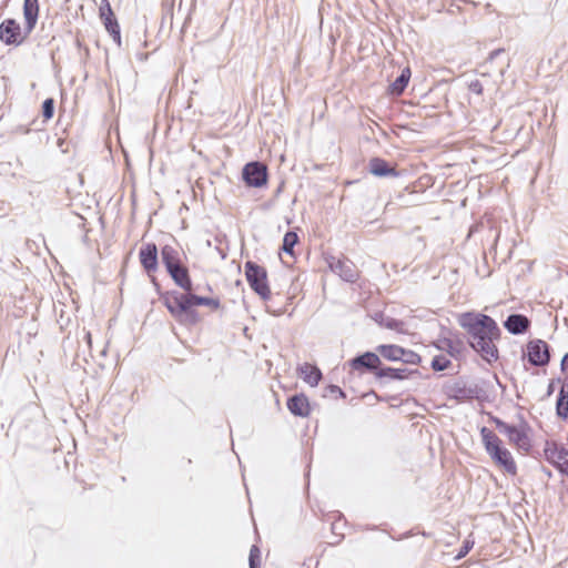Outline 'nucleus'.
<instances>
[{
  "label": "nucleus",
  "instance_id": "21",
  "mask_svg": "<svg viewBox=\"0 0 568 568\" xmlns=\"http://www.w3.org/2000/svg\"><path fill=\"white\" fill-rule=\"evenodd\" d=\"M565 453H568V449H566L561 445H558L556 443L546 444V462H568V456H566Z\"/></svg>",
  "mask_w": 568,
  "mask_h": 568
},
{
  "label": "nucleus",
  "instance_id": "14",
  "mask_svg": "<svg viewBox=\"0 0 568 568\" xmlns=\"http://www.w3.org/2000/svg\"><path fill=\"white\" fill-rule=\"evenodd\" d=\"M420 376L417 368L390 367L382 364L381 369L376 372V379L382 383L389 381H406Z\"/></svg>",
  "mask_w": 568,
  "mask_h": 568
},
{
  "label": "nucleus",
  "instance_id": "3",
  "mask_svg": "<svg viewBox=\"0 0 568 568\" xmlns=\"http://www.w3.org/2000/svg\"><path fill=\"white\" fill-rule=\"evenodd\" d=\"M23 29L13 18H7L0 23V41L10 47H20L36 29L39 19V0H24L22 6Z\"/></svg>",
  "mask_w": 568,
  "mask_h": 568
},
{
  "label": "nucleus",
  "instance_id": "26",
  "mask_svg": "<svg viewBox=\"0 0 568 568\" xmlns=\"http://www.w3.org/2000/svg\"><path fill=\"white\" fill-rule=\"evenodd\" d=\"M436 346L438 349L447 352L453 357H456L460 352L450 338L439 339Z\"/></svg>",
  "mask_w": 568,
  "mask_h": 568
},
{
  "label": "nucleus",
  "instance_id": "40",
  "mask_svg": "<svg viewBox=\"0 0 568 568\" xmlns=\"http://www.w3.org/2000/svg\"><path fill=\"white\" fill-rule=\"evenodd\" d=\"M368 396H374L375 398L378 397L377 394L374 390H371V392L364 394V397H368Z\"/></svg>",
  "mask_w": 568,
  "mask_h": 568
},
{
  "label": "nucleus",
  "instance_id": "17",
  "mask_svg": "<svg viewBox=\"0 0 568 568\" xmlns=\"http://www.w3.org/2000/svg\"><path fill=\"white\" fill-rule=\"evenodd\" d=\"M368 171L378 178L398 176V172L396 171L395 166H393L388 161L378 156L372 158L369 160Z\"/></svg>",
  "mask_w": 568,
  "mask_h": 568
},
{
  "label": "nucleus",
  "instance_id": "19",
  "mask_svg": "<svg viewBox=\"0 0 568 568\" xmlns=\"http://www.w3.org/2000/svg\"><path fill=\"white\" fill-rule=\"evenodd\" d=\"M410 75L409 67L404 68L400 74L388 85V93L394 97L402 95L409 83Z\"/></svg>",
  "mask_w": 568,
  "mask_h": 568
},
{
  "label": "nucleus",
  "instance_id": "42",
  "mask_svg": "<svg viewBox=\"0 0 568 568\" xmlns=\"http://www.w3.org/2000/svg\"><path fill=\"white\" fill-rule=\"evenodd\" d=\"M11 0H4V2L2 3V6L0 7V11L3 10L10 2Z\"/></svg>",
  "mask_w": 568,
  "mask_h": 568
},
{
  "label": "nucleus",
  "instance_id": "35",
  "mask_svg": "<svg viewBox=\"0 0 568 568\" xmlns=\"http://www.w3.org/2000/svg\"><path fill=\"white\" fill-rule=\"evenodd\" d=\"M560 369L562 373H566L568 371V352L561 358Z\"/></svg>",
  "mask_w": 568,
  "mask_h": 568
},
{
  "label": "nucleus",
  "instance_id": "22",
  "mask_svg": "<svg viewBox=\"0 0 568 568\" xmlns=\"http://www.w3.org/2000/svg\"><path fill=\"white\" fill-rule=\"evenodd\" d=\"M400 347L396 344H381L376 346V353L379 357H383L389 362H399Z\"/></svg>",
  "mask_w": 568,
  "mask_h": 568
},
{
  "label": "nucleus",
  "instance_id": "12",
  "mask_svg": "<svg viewBox=\"0 0 568 568\" xmlns=\"http://www.w3.org/2000/svg\"><path fill=\"white\" fill-rule=\"evenodd\" d=\"M325 261L329 270L347 283H355L359 277L357 266L347 257L328 255Z\"/></svg>",
  "mask_w": 568,
  "mask_h": 568
},
{
  "label": "nucleus",
  "instance_id": "8",
  "mask_svg": "<svg viewBox=\"0 0 568 568\" xmlns=\"http://www.w3.org/2000/svg\"><path fill=\"white\" fill-rule=\"evenodd\" d=\"M523 358H527L531 366L545 367L550 363L551 348L542 339L535 338L526 344Z\"/></svg>",
  "mask_w": 568,
  "mask_h": 568
},
{
  "label": "nucleus",
  "instance_id": "11",
  "mask_svg": "<svg viewBox=\"0 0 568 568\" xmlns=\"http://www.w3.org/2000/svg\"><path fill=\"white\" fill-rule=\"evenodd\" d=\"M242 180L248 187L260 189L267 184V166L260 161H251L242 169Z\"/></svg>",
  "mask_w": 568,
  "mask_h": 568
},
{
  "label": "nucleus",
  "instance_id": "30",
  "mask_svg": "<svg viewBox=\"0 0 568 568\" xmlns=\"http://www.w3.org/2000/svg\"><path fill=\"white\" fill-rule=\"evenodd\" d=\"M383 326H385L388 329L402 332L404 323L399 320L393 318V317H386L381 323Z\"/></svg>",
  "mask_w": 568,
  "mask_h": 568
},
{
  "label": "nucleus",
  "instance_id": "25",
  "mask_svg": "<svg viewBox=\"0 0 568 568\" xmlns=\"http://www.w3.org/2000/svg\"><path fill=\"white\" fill-rule=\"evenodd\" d=\"M400 358L399 362L406 365H419L422 362V357L419 354L412 349H407L404 347H400Z\"/></svg>",
  "mask_w": 568,
  "mask_h": 568
},
{
  "label": "nucleus",
  "instance_id": "32",
  "mask_svg": "<svg viewBox=\"0 0 568 568\" xmlns=\"http://www.w3.org/2000/svg\"><path fill=\"white\" fill-rule=\"evenodd\" d=\"M474 540L471 539H466L459 550V552L457 554L456 558L457 559H460L463 557H465L474 547Z\"/></svg>",
  "mask_w": 568,
  "mask_h": 568
},
{
  "label": "nucleus",
  "instance_id": "4",
  "mask_svg": "<svg viewBox=\"0 0 568 568\" xmlns=\"http://www.w3.org/2000/svg\"><path fill=\"white\" fill-rule=\"evenodd\" d=\"M183 257H185V254L172 245L166 244L161 247V262L166 273L174 284L182 290L181 293H187L189 291H194V286Z\"/></svg>",
  "mask_w": 568,
  "mask_h": 568
},
{
  "label": "nucleus",
  "instance_id": "27",
  "mask_svg": "<svg viewBox=\"0 0 568 568\" xmlns=\"http://www.w3.org/2000/svg\"><path fill=\"white\" fill-rule=\"evenodd\" d=\"M452 366V361L444 355H436L433 357L430 367L435 372H443Z\"/></svg>",
  "mask_w": 568,
  "mask_h": 568
},
{
  "label": "nucleus",
  "instance_id": "23",
  "mask_svg": "<svg viewBox=\"0 0 568 568\" xmlns=\"http://www.w3.org/2000/svg\"><path fill=\"white\" fill-rule=\"evenodd\" d=\"M556 414L561 419L568 418V397L566 396L565 387H561V389L559 390L556 400Z\"/></svg>",
  "mask_w": 568,
  "mask_h": 568
},
{
  "label": "nucleus",
  "instance_id": "5",
  "mask_svg": "<svg viewBox=\"0 0 568 568\" xmlns=\"http://www.w3.org/2000/svg\"><path fill=\"white\" fill-rule=\"evenodd\" d=\"M489 420L495 425L497 430L506 436L511 445L519 452L528 454L531 449V440L528 436L529 425L523 420L519 426L510 425L497 416L489 415Z\"/></svg>",
  "mask_w": 568,
  "mask_h": 568
},
{
  "label": "nucleus",
  "instance_id": "2",
  "mask_svg": "<svg viewBox=\"0 0 568 568\" xmlns=\"http://www.w3.org/2000/svg\"><path fill=\"white\" fill-rule=\"evenodd\" d=\"M160 301L166 307L172 317L183 326H195L201 317L195 310L196 306H209L217 310L221 306L219 298L200 296L194 291L181 293L172 290L160 293Z\"/></svg>",
  "mask_w": 568,
  "mask_h": 568
},
{
  "label": "nucleus",
  "instance_id": "13",
  "mask_svg": "<svg viewBox=\"0 0 568 568\" xmlns=\"http://www.w3.org/2000/svg\"><path fill=\"white\" fill-rule=\"evenodd\" d=\"M346 364L351 371L358 372L361 375L371 373L376 377V372L381 369L383 363L376 352L367 351L351 358Z\"/></svg>",
  "mask_w": 568,
  "mask_h": 568
},
{
  "label": "nucleus",
  "instance_id": "39",
  "mask_svg": "<svg viewBox=\"0 0 568 568\" xmlns=\"http://www.w3.org/2000/svg\"><path fill=\"white\" fill-rule=\"evenodd\" d=\"M555 392V381H550L547 387V396H550Z\"/></svg>",
  "mask_w": 568,
  "mask_h": 568
},
{
  "label": "nucleus",
  "instance_id": "38",
  "mask_svg": "<svg viewBox=\"0 0 568 568\" xmlns=\"http://www.w3.org/2000/svg\"><path fill=\"white\" fill-rule=\"evenodd\" d=\"M558 470L562 474L568 475V464H554Z\"/></svg>",
  "mask_w": 568,
  "mask_h": 568
},
{
  "label": "nucleus",
  "instance_id": "43",
  "mask_svg": "<svg viewBox=\"0 0 568 568\" xmlns=\"http://www.w3.org/2000/svg\"><path fill=\"white\" fill-rule=\"evenodd\" d=\"M85 338L88 339V343L91 344V334L89 332L85 333Z\"/></svg>",
  "mask_w": 568,
  "mask_h": 568
},
{
  "label": "nucleus",
  "instance_id": "18",
  "mask_svg": "<svg viewBox=\"0 0 568 568\" xmlns=\"http://www.w3.org/2000/svg\"><path fill=\"white\" fill-rule=\"evenodd\" d=\"M297 373L298 376L312 387L317 386L323 377L321 369L316 365L307 362L297 367Z\"/></svg>",
  "mask_w": 568,
  "mask_h": 568
},
{
  "label": "nucleus",
  "instance_id": "33",
  "mask_svg": "<svg viewBox=\"0 0 568 568\" xmlns=\"http://www.w3.org/2000/svg\"><path fill=\"white\" fill-rule=\"evenodd\" d=\"M468 90L471 93H475L477 95H481L483 91H484V87H483L481 82L476 79V80H473V81L469 82Z\"/></svg>",
  "mask_w": 568,
  "mask_h": 568
},
{
  "label": "nucleus",
  "instance_id": "34",
  "mask_svg": "<svg viewBox=\"0 0 568 568\" xmlns=\"http://www.w3.org/2000/svg\"><path fill=\"white\" fill-rule=\"evenodd\" d=\"M327 388L332 395L338 396L341 398L346 397L345 392L337 385H329Z\"/></svg>",
  "mask_w": 568,
  "mask_h": 568
},
{
  "label": "nucleus",
  "instance_id": "31",
  "mask_svg": "<svg viewBox=\"0 0 568 568\" xmlns=\"http://www.w3.org/2000/svg\"><path fill=\"white\" fill-rule=\"evenodd\" d=\"M115 13L109 0H101L99 6V18L113 17Z\"/></svg>",
  "mask_w": 568,
  "mask_h": 568
},
{
  "label": "nucleus",
  "instance_id": "29",
  "mask_svg": "<svg viewBox=\"0 0 568 568\" xmlns=\"http://www.w3.org/2000/svg\"><path fill=\"white\" fill-rule=\"evenodd\" d=\"M250 568H260L261 567V549L253 545L250 549Z\"/></svg>",
  "mask_w": 568,
  "mask_h": 568
},
{
  "label": "nucleus",
  "instance_id": "41",
  "mask_svg": "<svg viewBox=\"0 0 568 568\" xmlns=\"http://www.w3.org/2000/svg\"><path fill=\"white\" fill-rule=\"evenodd\" d=\"M562 387L566 389V396L568 397V378L565 381Z\"/></svg>",
  "mask_w": 568,
  "mask_h": 568
},
{
  "label": "nucleus",
  "instance_id": "10",
  "mask_svg": "<svg viewBox=\"0 0 568 568\" xmlns=\"http://www.w3.org/2000/svg\"><path fill=\"white\" fill-rule=\"evenodd\" d=\"M483 443L493 462H514L511 454L503 445L501 439L489 428L480 429Z\"/></svg>",
  "mask_w": 568,
  "mask_h": 568
},
{
  "label": "nucleus",
  "instance_id": "36",
  "mask_svg": "<svg viewBox=\"0 0 568 568\" xmlns=\"http://www.w3.org/2000/svg\"><path fill=\"white\" fill-rule=\"evenodd\" d=\"M505 50L504 49H496V50H493L489 55H488V60L489 61H493L495 60L499 54H501Z\"/></svg>",
  "mask_w": 568,
  "mask_h": 568
},
{
  "label": "nucleus",
  "instance_id": "15",
  "mask_svg": "<svg viewBox=\"0 0 568 568\" xmlns=\"http://www.w3.org/2000/svg\"><path fill=\"white\" fill-rule=\"evenodd\" d=\"M531 321L524 314L513 313L504 321V327L513 335L525 334L529 331Z\"/></svg>",
  "mask_w": 568,
  "mask_h": 568
},
{
  "label": "nucleus",
  "instance_id": "7",
  "mask_svg": "<svg viewBox=\"0 0 568 568\" xmlns=\"http://www.w3.org/2000/svg\"><path fill=\"white\" fill-rule=\"evenodd\" d=\"M446 395L450 399H455L459 403L476 399L478 402L488 400V394L483 385L478 383L466 384L462 382H455L454 384L446 386Z\"/></svg>",
  "mask_w": 568,
  "mask_h": 568
},
{
  "label": "nucleus",
  "instance_id": "20",
  "mask_svg": "<svg viewBox=\"0 0 568 568\" xmlns=\"http://www.w3.org/2000/svg\"><path fill=\"white\" fill-rule=\"evenodd\" d=\"M100 20H101L102 24L104 26L109 36L112 38V40L116 44V47L121 48V45H122L121 29H120V24H119V21H118L115 14L113 17H104Z\"/></svg>",
  "mask_w": 568,
  "mask_h": 568
},
{
  "label": "nucleus",
  "instance_id": "37",
  "mask_svg": "<svg viewBox=\"0 0 568 568\" xmlns=\"http://www.w3.org/2000/svg\"><path fill=\"white\" fill-rule=\"evenodd\" d=\"M505 470L511 475L516 474V464H501Z\"/></svg>",
  "mask_w": 568,
  "mask_h": 568
},
{
  "label": "nucleus",
  "instance_id": "6",
  "mask_svg": "<svg viewBox=\"0 0 568 568\" xmlns=\"http://www.w3.org/2000/svg\"><path fill=\"white\" fill-rule=\"evenodd\" d=\"M245 277L250 287L263 300L271 298V290L267 281V271L264 266L247 261L244 265Z\"/></svg>",
  "mask_w": 568,
  "mask_h": 568
},
{
  "label": "nucleus",
  "instance_id": "24",
  "mask_svg": "<svg viewBox=\"0 0 568 568\" xmlns=\"http://www.w3.org/2000/svg\"><path fill=\"white\" fill-rule=\"evenodd\" d=\"M298 243V235L293 231H287L283 237L281 250L286 254L293 255L294 246Z\"/></svg>",
  "mask_w": 568,
  "mask_h": 568
},
{
  "label": "nucleus",
  "instance_id": "16",
  "mask_svg": "<svg viewBox=\"0 0 568 568\" xmlns=\"http://www.w3.org/2000/svg\"><path fill=\"white\" fill-rule=\"evenodd\" d=\"M286 406L290 413L297 417H307L311 413L310 400L304 393L290 396Z\"/></svg>",
  "mask_w": 568,
  "mask_h": 568
},
{
  "label": "nucleus",
  "instance_id": "9",
  "mask_svg": "<svg viewBox=\"0 0 568 568\" xmlns=\"http://www.w3.org/2000/svg\"><path fill=\"white\" fill-rule=\"evenodd\" d=\"M139 260L143 271L151 278V282L160 294L161 286L154 276V273L159 268V251L156 244L151 242L142 245L139 251Z\"/></svg>",
  "mask_w": 568,
  "mask_h": 568
},
{
  "label": "nucleus",
  "instance_id": "28",
  "mask_svg": "<svg viewBox=\"0 0 568 568\" xmlns=\"http://www.w3.org/2000/svg\"><path fill=\"white\" fill-rule=\"evenodd\" d=\"M54 100L52 98H48L42 102L41 113L45 121L50 120L54 115Z\"/></svg>",
  "mask_w": 568,
  "mask_h": 568
},
{
  "label": "nucleus",
  "instance_id": "1",
  "mask_svg": "<svg viewBox=\"0 0 568 568\" xmlns=\"http://www.w3.org/2000/svg\"><path fill=\"white\" fill-rule=\"evenodd\" d=\"M459 325L466 331L468 345L483 361L491 364L499 358L496 342L501 337L497 322L489 315L466 312L458 317Z\"/></svg>",
  "mask_w": 568,
  "mask_h": 568
}]
</instances>
